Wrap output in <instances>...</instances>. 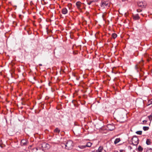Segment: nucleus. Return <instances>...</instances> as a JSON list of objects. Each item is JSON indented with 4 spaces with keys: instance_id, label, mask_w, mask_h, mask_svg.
Segmentation results:
<instances>
[{
    "instance_id": "obj_1",
    "label": "nucleus",
    "mask_w": 152,
    "mask_h": 152,
    "mask_svg": "<svg viewBox=\"0 0 152 152\" xmlns=\"http://www.w3.org/2000/svg\"><path fill=\"white\" fill-rule=\"evenodd\" d=\"M118 121L120 123L124 122L127 118L126 114L123 112H121L115 115Z\"/></svg>"
},
{
    "instance_id": "obj_2",
    "label": "nucleus",
    "mask_w": 152,
    "mask_h": 152,
    "mask_svg": "<svg viewBox=\"0 0 152 152\" xmlns=\"http://www.w3.org/2000/svg\"><path fill=\"white\" fill-rule=\"evenodd\" d=\"M61 146L63 148H65L68 150L72 148L73 146V142L71 140L68 141L65 144L62 143Z\"/></svg>"
},
{
    "instance_id": "obj_3",
    "label": "nucleus",
    "mask_w": 152,
    "mask_h": 152,
    "mask_svg": "<svg viewBox=\"0 0 152 152\" xmlns=\"http://www.w3.org/2000/svg\"><path fill=\"white\" fill-rule=\"evenodd\" d=\"M132 141L133 144L134 145H137L139 143V139L136 137H133L132 139Z\"/></svg>"
},
{
    "instance_id": "obj_4",
    "label": "nucleus",
    "mask_w": 152,
    "mask_h": 152,
    "mask_svg": "<svg viewBox=\"0 0 152 152\" xmlns=\"http://www.w3.org/2000/svg\"><path fill=\"white\" fill-rule=\"evenodd\" d=\"M42 149L44 150L46 149H48L50 148V145L46 143H42L41 146H40Z\"/></svg>"
},
{
    "instance_id": "obj_5",
    "label": "nucleus",
    "mask_w": 152,
    "mask_h": 152,
    "mask_svg": "<svg viewBox=\"0 0 152 152\" xmlns=\"http://www.w3.org/2000/svg\"><path fill=\"white\" fill-rule=\"evenodd\" d=\"M109 6V3L107 1L102 2L101 5V6L103 8H107Z\"/></svg>"
},
{
    "instance_id": "obj_6",
    "label": "nucleus",
    "mask_w": 152,
    "mask_h": 152,
    "mask_svg": "<svg viewBox=\"0 0 152 152\" xmlns=\"http://www.w3.org/2000/svg\"><path fill=\"white\" fill-rule=\"evenodd\" d=\"M32 152H45V151L44 149L39 147L33 149Z\"/></svg>"
},
{
    "instance_id": "obj_7",
    "label": "nucleus",
    "mask_w": 152,
    "mask_h": 152,
    "mask_svg": "<svg viewBox=\"0 0 152 152\" xmlns=\"http://www.w3.org/2000/svg\"><path fill=\"white\" fill-rule=\"evenodd\" d=\"M107 127L108 130L110 131H112L115 128L114 126L113 125L111 124H108L107 125Z\"/></svg>"
},
{
    "instance_id": "obj_8",
    "label": "nucleus",
    "mask_w": 152,
    "mask_h": 152,
    "mask_svg": "<svg viewBox=\"0 0 152 152\" xmlns=\"http://www.w3.org/2000/svg\"><path fill=\"white\" fill-rule=\"evenodd\" d=\"M138 5L139 7H144L145 6V3H143L142 1H139L138 3Z\"/></svg>"
},
{
    "instance_id": "obj_9",
    "label": "nucleus",
    "mask_w": 152,
    "mask_h": 152,
    "mask_svg": "<svg viewBox=\"0 0 152 152\" xmlns=\"http://www.w3.org/2000/svg\"><path fill=\"white\" fill-rule=\"evenodd\" d=\"M28 141L26 140L23 139L21 141V144L22 145H26L28 143Z\"/></svg>"
},
{
    "instance_id": "obj_10",
    "label": "nucleus",
    "mask_w": 152,
    "mask_h": 152,
    "mask_svg": "<svg viewBox=\"0 0 152 152\" xmlns=\"http://www.w3.org/2000/svg\"><path fill=\"white\" fill-rule=\"evenodd\" d=\"M62 13L64 14H65L67 12V10L66 8H63L62 11Z\"/></svg>"
},
{
    "instance_id": "obj_11",
    "label": "nucleus",
    "mask_w": 152,
    "mask_h": 152,
    "mask_svg": "<svg viewBox=\"0 0 152 152\" xmlns=\"http://www.w3.org/2000/svg\"><path fill=\"white\" fill-rule=\"evenodd\" d=\"M133 18L135 20L138 19L139 18L138 14H137L133 16Z\"/></svg>"
},
{
    "instance_id": "obj_12",
    "label": "nucleus",
    "mask_w": 152,
    "mask_h": 152,
    "mask_svg": "<svg viewBox=\"0 0 152 152\" xmlns=\"http://www.w3.org/2000/svg\"><path fill=\"white\" fill-rule=\"evenodd\" d=\"M92 143L90 142H86V147H90L92 145Z\"/></svg>"
},
{
    "instance_id": "obj_13",
    "label": "nucleus",
    "mask_w": 152,
    "mask_h": 152,
    "mask_svg": "<svg viewBox=\"0 0 152 152\" xmlns=\"http://www.w3.org/2000/svg\"><path fill=\"white\" fill-rule=\"evenodd\" d=\"M76 5L78 8H80V6L81 5L80 2H77L76 3Z\"/></svg>"
},
{
    "instance_id": "obj_14",
    "label": "nucleus",
    "mask_w": 152,
    "mask_h": 152,
    "mask_svg": "<svg viewBox=\"0 0 152 152\" xmlns=\"http://www.w3.org/2000/svg\"><path fill=\"white\" fill-rule=\"evenodd\" d=\"M54 132L56 133H59L60 132V130L58 128H56L54 131Z\"/></svg>"
},
{
    "instance_id": "obj_15",
    "label": "nucleus",
    "mask_w": 152,
    "mask_h": 152,
    "mask_svg": "<svg viewBox=\"0 0 152 152\" xmlns=\"http://www.w3.org/2000/svg\"><path fill=\"white\" fill-rule=\"evenodd\" d=\"M120 141V139L119 138H116L114 141V143L115 144H117V143L119 142Z\"/></svg>"
},
{
    "instance_id": "obj_16",
    "label": "nucleus",
    "mask_w": 152,
    "mask_h": 152,
    "mask_svg": "<svg viewBox=\"0 0 152 152\" xmlns=\"http://www.w3.org/2000/svg\"><path fill=\"white\" fill-rule=\"evenodd\" d=\"M103 150V148L102 147H100L96 151L97 152H102Z\"/></svg>"
},
{
    "instance_id": "obj_17",
    "label": "nucleus",
    "mask_w": 152,
    "mask_h": 152,
    "mask_svg": "<svg viewBox=\"0 0 152 152\" xmlns=\"http://www.w3.org/2000/svg\"><path fill=\"white\" fill-rule=\"evenodd\" d=\"M137 150L139 151H142L143 150V148L140 145H139L137 148Z\"/></svg>"
},
{
    "instance_id": "obj_18",
    "label": "nucleus",
    "mask_w": 152,
    "mask_h": 152,
    "mask_svg": "<svg viewBox=\"0 0 152 152\" xmlns=\"http://www.w3.org/2000/svg\"><path fill=\"white\" fill-rule=\"evenodd\" d=\"M146 152H152V149L151 148H148L146 150Z\"/></svg>"
},
{
    "instance_id": "obj_19",
    "label": "nucleus",
    "mask_w": 152,
    "mask_h": 152,
    "mask_svg": "<svg viewBox=\"0 0 152 152\" xmlns=\"http://www.w3.org/2000/svg\"><path fill=\"white\" fill-rule=\"evenodd\" d=\"M112 37L113 38L115 39L117 37V35L115 33H113L112 35Z\"/></svg>"
},
{
    "instance_id": "obj_20",
    "label": "nucleus",
    "mask_w": 152,
    "mask_h": 152,
    "mask_svg": "<svg viewBox=\"0 0 152 152\" xmlns=\"http://www.w3.org/2000/svg\"><path fill=\"white\" fill-rule=\"evenodd\" d=\"M140 63L139 62L138 64H137L135 66V68L136 69H137L140 67V65H139V64Z\"/></svg>"
},
{
    "instance_id": "obj_21",
    "label": "nucleus",
    "mask_w": 152,
    "mask_h": 152,
    "mask_svg": "<svg viewBox=\"0 0 152 152\" xmlns=\"http://www.w3.org/2000/svg\"><path fill=\"white\" fill-rule=\"evenodd\" d=\"M146 143L148 145H149L151 144V141L150 140L147 139L146 141Z\"/></svg>"
},
{
    "instance_id": "obj_22",
    "label": "nucleus",
    "mask_w": 152,
    "mask_h": 152,
    "mask_svg": "<svg viewBox=\"0 0 152 152\" xmlns=\"http://www.w3.org/2000/svg\"><path fill=\"white\" fill-rule=\"evenodd\" d=\"M143 129L144 130V131H146V130H147L148 129H149V127H147V126H144L143 127Z\"/></svg>"
},
{
    "instance_id": "obj_23",
    "label": "nucleus",
    "mask_w": 152,
    "mask_h": 152,
    "mask_svg": "<svg viewBox=\"0 0 152 152\" xmlns=\"http://www.w3.org/2000/svg\"><path fill=\"white\" fill-rule=\"evenodd\" d=\"M148 118L150 121L152 120V113L151 115L148 116Z\"/></svg>"
},
{
    "instance_id": "obj_24",
    "label": "nucleus",
    "mask_w": 152,
    "mask_h": 152,
    "mask_svg": "<svg viewBox=\"0 0 152 152\" xmlns=\"http://www.w3.org/2000/svg\"><path fill=\"white\" fill-rule=\"evenodd\" d=\"M142 132L141 131H138L136 132V133L140 135L142 134Z\"/></svg>"
},
{
    "instance_id": "obj_25",
    "label": "nucleus",
    "mask_w": 152,
    "mask_h": 152,
    "mask_svg": "<svg viewBox=\"0 0 152 152\" xmlns=\"http://www.w3.org/2000/svg\"><path fill=\"white\" fill-rule=\"evenodd\" d=\"M148 103V105H149L150 104H152V99L151 100L149 101Z\"/></svg>"
},
{
    "instance_id": "obj_26",
    "label": "nucleus",
    "mask_w": 152,
    "mask_h": 152,
    "mask_svg": "<svg viewBox=\"0 0 152 152\" xmlns=\"http://www.w3.org/2000/svg\"><path fill=\"white\" fill-rule=\"evenodd\" d=\"M0 146L2 148V146L1 145V140H0Z\"/></svg>"
},
{
    "instance_id": "obj_27",
    "label": "nucleus",
    "mask_w": 152,
    "mask_h": 152,
    "mask_svg": "<svg viewBox=\"0 0 152 152\" xmlns=\"http://www.w3.org/2000/svg\"><path fill=\"white\" fill-rule=\"evenodd\" d=\"M147 122V121L145 120H144L143 121V123H146Z\"/></svg>"
},
{
    "instance_id": "obj_28",
    "label": "nucleus",
    "mask_w": 152,
    "mask_h": 152,
    "mask_svg": "<svg viewBox=\"0 0 152 152\" xmlns=\"http://www.w3.org/2000/svg\"><path fill=\"white\" fill-rule=\"evenodd\" d=\"M138 102H139V100L138 99H137L136 100V103H138Z\"/></svg>"
},
{
    "instance_id": "obj_29",
    "label": "nucleus",
    "mask_w": 152,
    "mask_h": 152,
    "mask_svg": "<svg viewBox=\"0 0 152 152\" xmlns=\"http://www.w3.org/2000/svg\"><path fill=\"white\" fill-rule=\"evenodd\" d=\"M73 53L74 54H77V52H73Z\"/></svg>"
},
{
    "instance_id": "obj_30",
    "label": "nucleus",
    "mask_w": 152,
    "mask_h": 152,
    "mask_svg": "<svg viewBox=\"0 0 152 152\" xmlns=\"http://www.w3.org/2000/svg\"><path fill=\"white\" fill-rule=\"evenodd\" d=\"M120 152H123V150H120Z\"/></svg>"
},
{
    "instance_id": "obj_31",
    "label": "nucleus",
    "mask_w": 152,
    "mask_h": 152,
    "mask_svg": "<svg viewBox=\"0 0 152 152\" xmlns=\"http://www.w3.org/2000/svg\"><path fill=\"white\" fill-rule=\"evenodd\" d=\"M137 12H140V11H141V10H137Z\"/></svg>"
},
{
    "instance_id": "obj_32",
    "label": "nucleus",
    "mask_w": 152,
    "mask_h": 152,
    "mask_svg": "<svg viewBox=\"0 0 152 152\" xmlns=\"http://www.w3.org/2000/svg\"><path fill=\"white\" fill-rule=\"evenodd\" d=\"M82 148H85V146H82Z\"/></svg>"
},
{
    "instance_id": "obj_33",
    "label": "nucleus",
    "mask_w": 152,
    "mask_h": 152,
    "mask_svg": "<svg viewBox=\"0 0 152 152\" xmlns=\"http://www.w3.org/2000/svg\"><path fill=\"white\" fill-rule=\"evenodd\" d=\"M88 5H89V4H90V3H88Z\"/></svg>"
},
{
    "instance_id": "obj_34",
    "label": "nucleus",
    "mask_w": 152,
    "mask_h": 152,
    "mask_svg": "<svg viewBox=\"0 0 152 152\" xmlns=\"http://www.w3.org/2000/svg\"><path fill=\"white\" fill-rule=\"evenodd\" d=\"M114 152H118V151H114Z\"/></svg>"
},
{
    "instance_id": "obj_35",
    "label": "nucleus",
    "mask_w": 152,
    "mask_h": 152,
    "mask_svg": "<svg viewBox=\"0 0 152 152\" xmlns=\"http://www.w3.org/2000/svg\"><path fill=\"white\" fill-rule=\"evenodd\" d=\"M39 65H40V66H42V65L41 64H40Z\"/></svg>"
},
{
    "instance_id": "obj_36",
    "label": "nucleus",
    "mask_w": 152,
    "mask_h": 152,
    "mask_svg": "<svg viewBox=\"0 0 152 152\" xmlns=\"http://www.w3.org/2000/svg\"><path fill=\"white\" fill-rule=\"evenodd\" d=\"M86 15L87 14V12H86Z\"/></svg>"
}]
</instances>
